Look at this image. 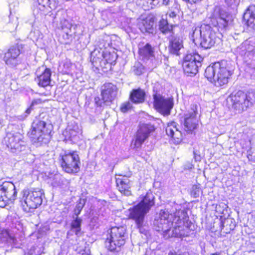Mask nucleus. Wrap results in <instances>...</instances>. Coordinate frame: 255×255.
Returning a JSON list of instances; mask_svg holds the SVG:
<instances>
[{"label": "nucleus", "instance_id": "2f4dec72", "mask_svg": "<svg viewBox=\"0 0 255 255\" xmlns=\"http://www.w3.org/2000/svg\"><path fill=\"white\" fill-rule=\"evenodd\" d=\"M143 70V66L139 62H136L132 68V72L136 75L142 74Z\"/></svg>", "mask_w": 255, "mask_h": 255}, {"label": "nucleus", "instance_id": "412c9836", "mask_svg": "<svg viewBox=\"0 0 255 255\" xmlns=\"http://www.w3.org/2000/svg\"><path fill=\"white\" fill-rule=\"evenodd\" d=\"M41 73H39V71L36 72V78L35 80L38 85L42 87H45L50 85L51 82V72L50 69L44 68Z\"/></svg>", "mask_w": 255, "mask_h": 255}, {"label": "nucleus", "instance_id": "cd10ccee", "mask_svg": "<svg viewBox=\"0 0 255 255\" xmlns=\"http://www.w3.org/2000/svg\"><path fill=\"white\" fill-rule=\"evenodd\" d=\"M158 26L159 30L164 34L173 33L172 31L173 25L169 24L166 19L162 18L159 21Z\"/></svg>", "mask_w": 255, "mask_h": 255}, {"label": "nucleus", "instance_id": "6e6552de", "mask_svg": "<svg viewBox=\"0 0 255 255\" xmlns=\"http://www.w3.org/2000/svg\"><path fill=\"white\" fill-rule=\"evenodd\" d=\"M232 101L233 109L237 113H241L255 103V92L249 91L245 93L242 91H239L232 96Z\"/></svg>", "mask_w": 255, "mask_h": 255}, {"label": "nucleus", "instance_id": "f3484780", "mask_svg": "<svg viewBox=\"0 0 255 255\" xmlns=\"http://www.w3.org/2000/svg\"><path fill=\"white\" fill-rule=\"evenodd\" d=\"M20 50L18 47L13 46L10 47L5 53L3 60L6 65L11 67H14L21 63L19 56Z\"/></svg>", "mask_w": 255, "mask_h": 255}, {"label": "nucleus", "instance_id": "a878e982", "mask_svg": "<svg viewBox=\"0 0 255 255\" xmlns=\"http://www.w3.org/2000/svg\"><path fill=\"white\" fill-rule=\"evenodd\" d=\"M176 124V123L172 122L168 125L166 128V132L168 136L179 139L181 137V132L177 128Z\"/></svg>", "mask_w": 255, "mask_h": 255}, {"label": "nucleus", "instance_id": "6ab92c4d", "mask_svg": "<svg viewBox=\"0 0 255 255\" xmlns=\"http://www.w3.org/2000/svg\"><path fill=\"white\" fill-rule=\"evenodd\" d=\"M118 89L116 85L111 83H105L102 87V96L104 103H111L116 97Z\"/></svg>", "mask_w": 255, "mask_h": 255}, {"label": "nucleus", "instance_id": "72a5a7b5", "mask_svg": "<svg viewBox=\"0 0 255 255\" xmlns=\"http://www.w3.org/2000/svg\"><path fill=\"white\" fill-rule=\"evenodd\" d=\"M228 206L225 203H220L216 206V211L219 213L224 214L225 211H227Z\"/></svg>", "mask_w": 255, "mask_h": 255}, {"label": "nucleus", "instance_id": "5701e85b", "mask_svg": "<svg viewBox=\"0 0 255 255\" xmlns=\"http://www.w3.org/2000/svg\"><path fill=\"white\" fill-rule=\"evenodd\" d=\"M154 20L152 17H147L145 19H141L138 22V27L143 33L147 32L153 33L154 32Z\"/></svg>", "mask_w": 255, "mask_h": 255}, {"label": "nucleus", "instance_id": "4468645a", "mask_svg": "<svg viewBox=\"0 0 255 255\" xmlns=\"http://www.w3.org/2000/svg\"><path fill=\"white\" fill-rule=\"evenodd\" d=\"M138 53L139 56L143 60H149L152 63V66L156 67L158 64L161 63V55L155 57L154 55V48L149 43L145 45L140 44L138 48Z\"/></svg>", "mask_w": 255, "mask_h": 255}, {"label": "nucleus", "instance_id": "4be33fe9", "mask_svg": "<svg viewBox=\"0 0 255 255\" xmlns=\"http://www.w3.org/2000/svg\"><path fill=\"white\" fill-rule=\"evenodd\" d=\"M243 20L248 26L255 30V5H251L245 12Z\"/></svg>", "mask_w": 255, "mask_h": 255}, {"label": "nucleus", "instance_id": "37998d69", "mask_svg": "<svg viewBox=\"0 0 255 255\" xmlns=\"http://www.w3.org/2000/svg\"><path fill=\"white\" fill-rule=\"evenodd\" d=\"M110 43L109 42H105L104 43H102V42H100L99 44V47L101 49L103 48H106L110 46Z\"/></svg>", "mask_w": 255, "mask_h": 255}, {"label": "nucleus", "instance_id": "bb28decb", "mask_svg": "<svg viewBox=\"0 0 255 255\" xmlns=\"http://www.w3.org/2000/svg\"><path fill=\"white\" fill-rule=\"evenodd\" d=\"M241 55L246 54L247 53L255 54V46L250 44V41H246L243 43L237 49Z\"/></svg>", "mask_w": 255, "mask_h": 255}, {"label": "nucleus", "instance_id": "f03ea898", "mask_svg": "<svg viewBox=\"0 0 255 255\" xmlns=\"http://www.w3.org/2000/svg\"><path fill=\"white\" fill-rule=\"evenodd\" d=\"M154 197L151 192H147L142 199L136 205L128 210V218L133 220L141 233L144 234L142 227L145 215L154 205Z\"/></svg>", "mask_w": 255, "mask_h": 255}, {"label": "nucleus", "instance_id": "aec40b11", "mask_svg": "<svg viewBox=\"0 0 255 255\" xmlns=\"http://www.w3.org/2000/svg\"><path fill=\"white\" fill-rule=\"evenodd\" d=\"M169 51L170 53L180 55V50L183 48V40L180 37L175 35L173 33L168 37Z\"/></svg>", "mask_w": 255, "mask_h": 255}, {"label": "nucleus", "instance_id": "c03bdc74", "mask_svg": "<svg viewBox=\"0 0 255 255\" xmlns=\"http://www.w3.org/2000/svg\"><path fill=\"white\" fill-rule=\"evenodd\" d=\"M168 255H188L186 253L177 254L174 251H171L169 253Z\"/></svg>", "mask_w": 255, "mask_h": 255}, {"label": "nucleus", "instance_id": "58836bf2", "mask_svg": "<svg viewBox=\"0 0 255 255\" xmlns=\"http://www.w3.org/2000/svg\"><path fill=\"white\" fill-rule=\"evenodd\" d=\"M162 4L165 6L170 7L171 5H175L176 6L177 4L176 3L175 0H161Z\"/></svg>", "mask_w": 255, "mask_h": 255}, {"label": "nucleus", "instance_id": "4c0bfd02", "mask_svg": "<svg viewBox=\"0 0 255 255\" xmlns=\"http://www.w3.org/2000/svg\"><path fill=\"white\" fill-rule=\"evenodd\" d=\"M247 158L249 160L255 162V151H253L251 148L247 151Z\"/></svg>", "mask_w": 255, "mask_h": 255}, {"label": "nucleus", "instance_id": "c756f323", "mask_svg": "<svg viewBox=\"0 0 255 255\" xmlns=\"http://www.w3.org/2000/svg\"><path fill=\"white\" fill-rule=\"evenodd\" d=\"M86 202V199L84 198H80L75 208L74 209V215L78 216L84 207Z\"/></svg>", "mask_w": 255, "mask_h": 255}, {"label": "nucleus", "instance_id": "f8f14e48", "mask_svg": "<svg viewBox=\"0 0 255 255\" xmlns=\"http://www.w3.org/2000/svg\"><path fill=\"white\" fill-rule=\"evenodd\" d=\"M153 107L159 113L166 116L170 114L174 103L172 98L166 97L160 93L154 91Z\"/></svg>", "mask_w": 255, "mask_h": 255}, {"label": "nucleus", "instance_id": "39448f33", "mask_svg": "<svg viewBox=\"0 0 255 255\" xmlns=\"http://www.w3.org/2000/svg\"><path fill=\"white\" fill-rule=\"evenodd\" d=\"M53 126L39 119L35 120L32 124L29 137L36 146L47 143L51 137Z\"/></svg>", "mask_w": 255, "mask_h": 255}, {"label": "nucleus", "instance_id": "ddd939ff", "mask_svg": "<svg viewBox=\"0 0 255 255\" xmlns=\"http://www.w3.org/2000/svg\"><path fill=\"white\" fill-rule=\"evenodd\" d=\"M155 129L153 125L150 123L140 124L136 132L134 139L132 140L133 148H140L144 141L148 137L151 132Z\"/></svg>", "mask_w": 255, "mask_h": 255}, {"label": "nucleus", "instance_id": "e433bc0d", "mask_svg": "<svg viewBox=\"0 0 255 255\" xmlns=\"http://www.w3.org/2000/svg\"><path fill=\"white\" fill-rule=\"evenodd\" d=\"M200 190L197 186H193L191 191V195L194 198H197L199 196Z\"/></svg>", "mask_w": 255, "mask_h": 255}, {"label": "nucleus", "instance_id": "473e14b6", "mask_svg": "<svg viewBox=\"0 0 255 255\" xmlns=\"http://www.w3.org/2000/svg\"><path fill=\"white\" fill-rule=\"evenodd\" d=\"M1 189L0 188V207L3 208L8 203L9 201Z\"/></svg>", "mask_w": 255, "mask_h": 255}, {"label": "nucleus", "instance_id": "a18cd8bd", "mask_svg": "<svg viewBox=\"0 0 255 255\" xmlns=\"http://www.w3.org/2000/svg\"><path fill=\"white\" fill-rule=\"evenodd\" d=\"M169 16L170 17L174 18V17H176V13L174 11H171V12L169 13Z\"/></svg>", "mask_w": 255, "mask_h": 255}, {"label": "nucleus", "instance_id": "20e7f679", "mask_svg": "<svg viewBox=\"0 0 255 255\" xmlns=\"http://www.w3.org/2000/svg\"><path fill=\"white\" fill-rule=\"evenodd\" d=\"M174 220L173 229L164 234L166 239L170 237L182 238L190 235L194 229L193 224L187 220L186 213L183 210H179L174 213Z\"/></svg>", "mask_w": 255, "mask_h": 255}, {"label": "nucleus", "instance_id": "0eeeda50", "mask_svg": "<svg viewBox=\"0 0 255 255\" xmlns=\"http://www.w3.org/2000/svg\"><path fill=\"white\" fill-rule=\"evenodd\" d=\"M22 193L21 205L24 212H31L42 204L43 195L42 190L39 189L24 190Z\"/></svg>", "mask_w": 255, "mask_h": 255}, {"label": "nucleus", "instance_id": "7c9ffc66", "mask_svg": "<svg viewBox=\"0 0 255 255\" xmlns=\"http://www.w3.org/2000/svg\"><path fill=\"white\" fill-rule=\"evenodd\" d=\"M41 100L40 99H37V100H34L32 102V103L30 105V106L26 109V110L25 112V115H21L19 116V119L20 120H23L28 116V115L30 114L31 113L32 110V106H34L35 104H37L40 102Z\"/></svg>", "mask_w": 255, "mask_h": 255}, {"label": "nucleus", "instance_id": "dca6fc26", "mask_svg": "<svg viewBox=\"0 0 255 255\" xmlns=\"http://www.w3.org/2000/svg\"><path fill=\"white\" fill-rule=\"evenodd\" d=\"M197 115V106L192 105L190 110L184 114L183 125L186 131H192L197 128L198 125Z\"/></svg>", "mask_w": 255, "mask_h": 255}, {"label": "nucleus", "instance_id": "c9c22d12", "mask_svg": "<svg viewBox=\"0 0 255 255\" xmlns=\"http://www.w3.org/2000/svg\"><path fill=\"white\" fill-rule=\"evenodd\" d=\"M101 16L104 20H106L109 19V18L112 16V9H107L102 10L101 13Z\"/></svg>", "mask_w": 255, "mask_h": 255}, {"label": "nucleus", "instance_id": "2eb2a0df", "mask_svg": "<svg viewBox=\"0 0 255 255\" xmlns=\"http://www.w3.org/2000/svg\"><path fill=\"white\" fill-rule=\"evenodd\" d=\"M23 135L20 133H7L4 138V142L7 147L15 151H21L25 148V142Z\"/></svg>", "mask_w": 255, "mask_h": 255}, {"label": "nucleus", "instance_id": "f257e3e1", "mask_svg": "<svg viewBox=\"0 0 255 255\" xmlns=\"http://www.w3.org/2000/svg\"><path fill=\"white\" fill-rule=\"evenodd\" d=\"M230 19L229 14L220 6H216L211 17V24L202 25L200 27H196L192 36L193 42L199 38L200 39V45L205 49L210 48L219 40L216 36V32L219 29H225L228 24Z\"/></svg>", "mask_w": 255, "mask_h": 255}, {"label": "nucleus", "instance_id": "b1692460", "mask_svg": "<svg viewBox=\"0 0 255 255\" xmlns=\"http://www.w3.org/2000/svg\"><path fill=\"white\" fill-rule=\"evenodd\" d=\"M145 93L142 89L138 88L133 89L130 92L129 98L135 104L143 103L144 101Z\"/></svg>", "mask_w": 255, "mask_h": 255}, {"label": "nucleus", "instance_id": "f704fd0d", "mask_svg": "<svg viewBox=\"0 0 255 255\" xmlns=\"http://www.w3.org/2000/svg\"><path fill=\"white\" fill-rule=\"evenodd\" d=\"M132 107L131 104L129 102L127 101L123 104H122L120 109L122 112L126 113L128 110L130 109Z\"/></svg>", "mask_w": 255, "mask_h": 255}, {"label": "nucleus", "instance_id": "9d476101", "mask_svg": "<svg viewBox=\"0 0 255 255\" xmlns=\"http://www.w3.org/2000/svg\"><path fill=\"white\" fill-rule=\"evenodd\" d=\"M175 221L174 215L169 214L165 209L161 210L155 217L153 225L155 229L158 232H162L164 237V234L169 232Z\"/></svg>", "mask_w": 255, "mask_h": 255}, {"label": "nucleus", "instance_id": "49530a36", "mask_svg": "<svg viewBox=\"0 0 255 255\" xmlns=\"http://www.w3.org/2000/svg\"><path fill=\"white\" fill-rule=\"evenodd\" d=\"M210 255H221L219 253L216 252L215 253L211 254Z\"/></svg>", "mask_w": 255, "mask_h": 255}, {"label": "nucleus", "instance_id": "c85d7f7f", "mask_svg": "<svg viewBox=\"0 0 255 255\" xmlns=\"http://www.w3.org/2000/svg\"><path fill=\"white\" fill-rule=\"evenodd\" d=\"M73 218L74 219L71 223V230L75 233L76 235H78L81 230V226L82 220L78 218V216H76V217L73 216Z\"/></svg>", "mask_w": 255, "mask_h": 255}, {"label": "nucleus", "instance_id": "ea45409f", "mask_svg": "<svg viewBox=\"0 0 255 255\" xmlns=\"http://www.w3.org/2000/svg\"><path fill=\"white\" fill-rule=\"evenodd\" d=\"M225 2L229 6H231L233 8L239 4L238 0H225Z\"/></svg>", "mask_w": 255, "mask_h": 255}, {"label": "nucleus", "instance_id": "423d86ee", "mask_svg": "<svg viewBox=\"0 0 255 255\" xmlns=\"http://www.w3.org/2000/svg\"><path fill=\"white\" fill-rule=\"evenodd\" d=\"M127 235L124 227H114L110 229L105 241L106 247L111 252H118L125 244Z\"/></svg>", "mask_w": 255, "mask_h": 255}, {"label": "nucleus", "instance_id": "7ed1b4c3", "mask_svg": "<svg viewBox=\"0 0 255 255\" xmlns=\"http://www.w3.org/2000/svg\"><path fill=\"white\" fill-rule=\"evenodd\" d=\"M232 72L229 64L226 60L213 63L208 66L205 71V76L217 87L222 86L228 82Z\"/></svg>", "mask_w": 255, "mask_h": 255}, {"label": "nucleus", "instance_id": "09e8293b", "mask_svg": "<svg viewBox=\"0 0 255 255\" xmlns=\"http://www.w3.org/2000/svg\"><path fill=\"white\" fill-rule=\"evenodd\" d=\"M106 38L107 39H106V41H108V39L109 38V37H108V36H107V37H106Z\"/></svg>", "mask_w": 255, "mask_h": 255}, {"label": "nucleus", "instance_id": "393cba45", "mask_svg": "<svg viewBox=\"0 0 255 255\" xmlns=\"http://www.w3.org/2000/svg\"><path fill=\"white\" fill-rule=\"evenodd\" d=\"M16 240L10 236L6 230L0 231V244H4L7 246L15 245Z\"/></svg>", "mask_w": 255, "mask_h": 255}, {"label": "nucleus", "instance_id": "9b49d317", "mask_svg": "<svg viewBox=\"0 0 255 255\" xmlns=\"http://www.w3.org/2000/svg\"><path fill=\"white\" fill-rule=\"evenodd\" d=\"M203 58L197 52H188L184 57L182 66L185 73L195 75L201 66Z\"/></svg>", "mask_w": 255, "mask_h": 255}, {"label": "nucleus", "instance_id": "a19ab883", "mask_svg": "<svg viewBox=\"0 0 255 255\" xmlns=\"http://www.w3.org/2000/svg\"><path fill=\"white\" fill-rule=\"evenodd\" d=\"M95 104L99 107H102L103 104H105L106 105H108L109 103H104L103 99L102 100L98 97H95Z\"/></svg>", "mask_w": 255, "mask_h": 255}, {"label": "nucleus", "instance_id": "8fccbe9b", "mask_svg": "<svg viewBox=\"0 0 255 255\" xmlns=\"http://www.w3.org/2000/svg\"><path fill=\"white\" fill-rule=\"evenodd\" d=\"M89 0V1H93L94 0Z\"/></svg>", "mask_w": 255, "mask_h": 255}, {"label": "nucleus", "instance_id": "79ce46f5", "mask_svg": "<svg viewBox=\"0 0 255 255\" xmlns=\"http://www.w3.org/2000/svg\"><path fill=\"white\" fill-rule=\"evenodd\" d=\"M66 38L67 39V41H65V43H68L69 41L72 39V34L69 33L68 32H66L65 33Z\"/></svg>", "mask_w": 255, "mask_h": 255}, {"label": "nucleus", "instance_id": "de8ad7c7", "mask_svg": "<svg viewBox=\"0 0 255 255\" xmlns=\"http://www.w3.org/2000/svg\"><path fill=\"white\" fill-rule=\"evenodd\" d=\"M104 1L108 2H111L112 1H116V0H103Z\"/></svg>", "mask_w": 255, "mask_h": 255}, {"label": "nucleus", "instance_id": "1a4fd4ad", "mask_svg": "<svg viewBox=\"0 0 255 255\" xmlns=\"http://www.w3.org/2000/svg\"><path fill=\"white\" fill-rule=\"evenodd\" d=\"M60 156L61 167L65 172L73 173L79 171L81 162L77 151H65Z\"/></svg>", "mask_w": 255, "mask_h": 255}, {"label": "nucleus", "instance_id": "a211bd4d", "mask_svg": "<svg viewBox=\"0 0 255 255\" xmlns=\"http://www.w3.org/2000/svg\"><path fill=\"white\" fill-rule=\"evenodd\" d=\"M130 176L131 173H129L127 175H119L116 178V183L119 191L122 194L128 196L131 195V184L128 179Z\"/></svg>", "mask_w": 255, "mask_h": 255}]
</instances>
